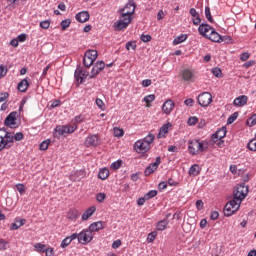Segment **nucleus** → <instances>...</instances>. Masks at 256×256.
Instances as JSON below:
<instances>
[{
	"mask_svg": "<svg viewBox=\"0 0 256 256\" xmlns=\"http://www.w3.org/2000/svg\"><path fill=\"white\" fill-rule=\"evenodd\" d=\"M209 146L208 144H204L203 142L198 140V153H203V151H205V149H208Z\"/></svg>",
	"mask_w": 256,
	"mask_h": 256,
	"instance_id": "42",
	"label": "nucleus"
},
{
	"mask_svg": "<svg viewBox=\"0 0 256 256\" xmlns=\"http://www.w3.org/2000/svg\"><path fill=\"white\" fill-rule=\"evenodd\" d=\"M5 127H10V129H17V111L11 112L4 120Z\"/></svg>",
	"mask_w": 256,
	"mask_h": 256,
	"instance_id": "6",
	"label": "nucleus"
},
{
	"mask_svg": "<svg viewBox=\"0 0 256 256\" xmlns=\"http://www.w3.org/2000/svg\"><path fill=\"white\" fill-rule=\"evenodd\" d=\"M35 249H37V251L39 253H45L46 249H47V246L45 244H42V243H36L34 245Z\"/></svg>",
	"mask_w": 256,
	"mask_h": 256,
	"instance_id": "36",
	"label": "nucleus"
},
{
	"mask_svg": "<svg viewBox=\"0 0 256 256\" xmlns=\"http://www.w3.org/2000/svg\"><path fill=\"white\" fill-rule=\"evenodd\" d=\"M194 77L193 71L185 69L182 71V78L184 81H191Z\"/></svg>",
	"mask_w": 256,
	"mask_h": 256,
	"instance_id": "27",
	"label": "nucleus"
},
{
	"mask_svg": "<svg viewBox=\"0 0 256 256\" xmlns=\"http://www.w3.org/2000/svg\"><path fill=\"white\" fill-rule=\"evenodd\" d=\"M23 137L24 135L22 134V132H18L13 136V143H15V141H23Z\"/></svg>",
	"mask_w": 256,
	"mask_h": 256,
	"instance_id": "53",
	"label": "nucleus"
},
{
	"mask_svg": "<svg viewBox=\"0 0 256 256\" xmlns=\"http://www.w3.org/2000/svg\"><path fill=\"white\" fill-rule=\"evenodd\" d=\"M151 83H152L151 79H145V80L142 81V86L150 87Z\"/></svg>",
	"mask_w": 256,
	"mask_h": 256,
	"instance_id": "64",
	"label": "nucleus"
},
{
	"mask_svg": "<svg viewBox=\"0 0 256 256\" xmlns=\"http://www.w3.org/2000/svg\"><path fill=\"white\" fill-rule=\"evenodd\" d=\"M96 105H97V107H99V109H102V110L105 107V103H103V100H101V98L96 99Z\"/></svg>",
	"mask_w": 256,
	"mask_h": 256,
	"instance_id": "60",
	"label": "nucleus"
},
{
	"mask_svg": "<svg viewBox=\"0 0 256 256\" xmlns=\"http://www.w3.org/2000/svg\"><path fill=\"white\" fill-rule=\"evenodd\" d=\"M25 223H27V220H25V219L16 220V222L11 224L10 229L12 231H17V229H19L20 227H23V225H25Z\"/></svg>",
	"mask_w": 256,
	"mask_h": 256,
	"instance_id": "25",
	"label": "nucleus"
},
{
	"mask_svg": "<svg viewBox=\"0 0 256 256\" xmlns=\"http://www.w3.org/2000/svg\"><path fill=\"white\" fill-rule=\"evenodd\" d=\"M109 177V169L103 168L98 173V178L101 179V181H105Z\"/></svg>",
	"mask_w": 256,
	"mask_h": 256,
	"instance_id": "28",
	"label": "nucleus"
},
{
	"mask_svg": "<svg viewBox=\"0 0 256 256\" xmlns=\"http://www.w3.org/2000/svg\"><path fill=\"white\" fill-rule=\"evenodd\" d=\"M60 25H61L62 31H65L67 28H69V25H71V19L62 20Z\"/></svg>",
	"mask_w": 256,
	"mask_h": 256,
	"instance_id": "37",
	"label": "nucleus"
},
{
	"mask_svg": "<svg viewBox=\"0 0 256 256\" xmlns=\"http://www.w3.org/2000/svg\"><path fill=\"white\" fill-rule=\"evenodd\" d=\"M27 89H29V81L27 79H23L18 83V91L25 93Z\"/></svg>",
	"mask_w": 256,
	"mask_h": 256,
	"instance_id": "23",
	"label": "nucleus"
},
{
	"mask_svg": "<svg viewBox=\"0 0 256 256\" xmlns=\"http://www.w3.org/2000/svg\"><path fill=\"white\" fill-rule=\"evenodd\" d=\"M11 146L10 144H8V142H3L0 140V151H3V149H11Z\"/></svg>",
	"mask_w": 256,
	"mask_h": 256,
	"instance_id": "55",
	"label": "nucleus"
},
{
	"mask_svg": "<svg viewBox=\"0 0 256 256\" xmlns=\"http://www.w3.org/2000/svg\"><path fill=\"white\" fill-rule=\"evenodd\" d=\"M199 119L195 116H192L188 119V125L193 126V125H197Z\"/></svg>",
	"mask_w": 256,
	"mask_h": 256,
	"instance_id": "54",
	"label": "nucleus"
},
{
	"mask_svg": "<svg viewBox=\"0 0 256 256\" xmlns=\"http://www.w3.org/2000/svg\"><path fill=\"white\" fill-rule=\"evenodd\" d=\"M69 245H71V240L67 236L62 240L60 247H62V249H65V247H69Z\"/></svg>",
	"mask_w": 256,
	"mask_h": 256,
	"instance_id": "45",
	"label": "nucleus"
},
{
	"mask_svg": "<svg viewBox=\"0 0 256 256\" xmlns=\"http://www.w3.org/2000/svg\"><path fill=\"white\" fill-rule=\"evenodd\" d=\"M205 16L209 23H214L213 16L211 15V8H209V6L205 7Z\"/></svg>",
	"mask_w": 256,
	"mask_h": 256,
	"instance_id": "34",
	"label": "nucleus"
},
{
	"mask_svg": "<svg viewBox=\"0 0 256 256\" xmlns=\"http://www.w3.org/2000/svg\"><path fill=\"white\" fill-rule=\"evenodd\" d=\"M247 149H249V151H256V139H252L248 142Z\"/></svg>",
	"mask_w": 256,
	"mask_h": 256,
	"instance_id": "41",
	"label": "nucleus"
},
{
	"mask_svg": "<svg viewBox=\"0 0 256 256\" xmlns=\"http://www.w3.org/2000/svg\"><path fill=\"white\" fill-rule=\"evenodd\" d=\"M157 237L156 232H151L148 234L147 241L148 243H153L155 241V238Z\"/></svg>",
	"mask_w": 256,
	"mask_h": 256,
	"instance_id": "52",
	"label": "nucleus"
},
{
	"mask_svg": "<svg viewBox=\"0 0 256 256\" xmlns=\"http://www.w3.org/2000/svg\"><path fill=\"white\" fill-rule=\"evenodd\" d=\"M237 117H239V112H234L233 114H231L227 119V125H233V123L237 121Z\"/></svg>",
	"mask_w": 256,
	"mask_h": 256,
	"instance_id": "32",
	"label": "nucleus"
},
{
	"mask_svg": "<svg viewBox=\"0 0 256 256\" xmlns=\"http://www.w3.org/2000/svg\"><path fill=\"white\" fill-rule=\"evenodd\" d=\"M226 135L227 127L223 126L212 135V141H214V143H217V141H221V139H224Z\"/></svg>",
	"mask_w": 256,
	"mask_h": 256,
	"instance_id": "12",
	"label": "nucleus"
},
{
	"mask_svg": "<svg viewBox=\"0 0 256 256\" xmlns=\"http://www.w3.org/2000/svg\"><path fill=\"white\" fill-rule=\"evenodd\" d=\"M173 109H175V102L171 99L166 100L162 106L163 113H165V115H171Z\"/></svg>",
	"mask_w": 256,
	"mask_h": 256,
	"instance_id": "13",
	"label": "nucleus"
},
{
	"mask_svg": "<svg viewBox=\"0 0 256 256\" xmlns=\"http://www.w3.org/2000/svg\"><path fill=\"white\" fill-rule=\"evenodd\" d=\"M95 211H97V207L92 206L90 208H88L83 214H82V221H87V219H89V217H92L93 213H95Z\"/></svg>",
	"mask_w": 256,
	"mask_h": 256,
	"instance_id": "22",
	"label": "nucleus"
},
{
	"mask_svg": "<svg viewBox=\"0 0 256 256\" xmlns=\"http://www.w3.org/2000/svg\"><path fill=\"white\" fill-rule=\"evenodd\" d=\"M40 27L42 29H49V27H51V21L49 20H44L40 22Z\"/></svg>",
	"mask_w": 256,
	"mask_h": 256,
	"instance_id": "47",
	"label": "nucleus"
},
{
	"mask_svg": "<svg viewBox=\"0 0 256 256\" xmlns=\"http://www.w3.org/2000/svg\"><path fill=\"white\" fill-rule=\"evenodd\" d=\"M9 99V92H0V103H3Z\"/></svg>",
	"mask_w": 256,
	"mask_h": 256,
	"instance_id": "49",
	"label": "nucleus"
},
{
	"mask_svg": "<svg viewBox=\"0 0 256 256\" xmlns=\"http://www.w3.org/2000/svg\"><path fill=\"white\" fill-rule=\"evenodd\" d=\"M169 127H171V123L164 124L158 133V139H161V137H165L166 133H169Z\"/></svg>",
	"mask_w": 256,
	"mask_h": 256,
	"instance_id": "24",
	"label": "nucleus"
},
{
	"mask_svg": "<svg viewBox=\"0 0 256 256\" xmlns=\"http://www.w3.org/2000/svg\"><path fill=\"white\" fill-rule=\"evenodd\" d=\"M51 143V140L47 139L44 140L41 144H40V151H47V149H49V144Z\"/></svg>",
	"mask_w": 256,
	"mask_h": 256,
	"instance_id": "38",
	"label": "nucleus"
},
{
	"mask_svg": "<svg viewBox=\"0 0 256 256\" xmlns=\"http://www.w3.org/2000/svg\"><path fill=\"white\" fill-rule=\"evenodd\" d=\"M188 151L191 155H199V140H190Z\"/></svg>",
	"mask_w": 256,
	"mask_h": 256,
	"instance_id": "14",
	"label": "nucleus"
},
{
	"mask_svg": "<svg viewBox=\"0 0 256 256\" xmlns=\"http://www.w3.org/2000/svg\"><path fill=\"white\" fill-rule=\"evenodd\" d=\"M147 201V198L144 196V197H141L137 200V205L139 207H142V205H145V202Z\"/></svg>",
	"mask_w": 256,
	"mask_h": 256,
	"instance_id": "61",
	"label": "nucleus"
},
{
	"mask_svg": "<svg viewBox=\"0 0 256 256\" xmlns=\"http://www.w3.org/2000/svg\"><path fill=\"white\" fill-rule=\"evenodd\" d=\"M135 7H137L135 5V1L134 0H129L128 3L125 5V7L120 9V15L123 16V13H127V11H131V9H134L133 10V14H134L135 13Z\"/></svg>",
	"mask_w": 256,
	"mask_h": 256,
	"instance_id": "19",
	"label": "nucleus"
},
{
	"mask_svg": "<svg viewBox=\"0 0 256 256\" xmlns=\"http://www.w3.org/2000/svg\"><path fill=\"white\" fill-rule=\"evenodd\" d=\"M167 225H169V222L164 219L158 222L156 227L158 231H165V229H167Z\"/></svg>",
	"mask_w": 256,
	"mask_h": 256,
	"instance_id": "31",
	"label": "nucleus"
},
{
	"mask_svg": "<svg viewBox=\"0 0 256 256\" xmlns=\"http://www.w3.org/2000/svg\"><path fill=\"white\" fill-rule=\"evenodd\" d=\"M0 141L13 147V133L7 131V128H0Z\"/></svg>",
	"mask_w": 256,
	"mask_h": 256,
	"instance_id": "7",
	"label": "nucleus"
},
{
	"mask_svg": "<svg viewBox=\"0 0 256 256\" xmlns=\"http://www.w3.org/2000/svg\"><path fill=\"white\" fill-rule=\"evenodd\" d=\"M93 63H95V61H93V59L88 58L87 56H84L83 65H84V67H86V69H89V67H91V65H93Z\"/></svg>",
	"mask_w": 256,
	"mask_h": 256,
	"instance_id": "33",
	"label": "nucleus"
},
{
	"mask_svg": "<svg viewBox=\"0 0 256 256\" xmlns=\"http://www.w3.org/2000/svg\"><path fill=\"white\" fill-rule=\"evenodd\" d=\"M144 197H146L147 201H149V199H153V197H157V190H150L144 195Z\"/></svg>",
	"mask_w": 256,
	"mask_h": 256,
	"instance_id": "43",
	"label": "nucleus"
},
{
	"mask_svg": "<svg viewBox=\"0 0 256 256\" xmlns=\"http://www.w3.org/2000/svg\"><path fill=\"white\" fill-rule=\"evenodd\" d=\"M122 163H123V161H121V160L113 162L111 164V169H114V171H117V169H119L121 167Z\"/></svg>",
	"mask_w": 256,
	"mask_h": 256,
	"instance_id": "51",
	"label": "nucleus"
},
{
	"mask_svg": "<svg viewBox=\"0 0 256 256\" xmlns=\"http://www.w3.org/2000/svg\"><path fill=\"white\" fill-rule=\"evenodd\" d=\"M89 17L90 15L87 11H82L76 14V20L79 21V23H87Z\"/></svg>",
	"mask_w": 256,
	"mask_h": 256,
	"instance_id": "21",
	"label": "nucleus"
},
{
	"mask_svg": "<svg viewBox=\"0 0 256 256\" xmlns=\"http://www.w3.org/2000/svg\"><path fill=\"white\" fill-rule=\"evenodd\" d=\"M84 56L92 59V61H96L97 57H99V53L97 52V50H87Z\"/></svg>",
	"mask_w": 256,
	"mask_h": 256,
	"instance_id": "26",
	"label": "nucleus"
},
{
	"mask_svg": "<svg viewBox=\"0 0 256 256\" xmlns=\"http://www.w3.org/2000/svg\"><path fill=\"white\" fill-rule=\"evenodd\" d=\"M144 101L145 103H147L149 105V103H153V101H155V94H150L148 96L144 97Z\"/></svg>",
	"mask_w": 256,
	"mask_h": 256,
	"instance_id": "48",
	"label": "nucleus"
},
{
	"mask_svg": "<svg viewBox=\"0 0 256 256\" xmlns=\"http://www.w3.org/2000/svg\"><path fill=\"white\" fill-rule=\"evenodd\" d=\"M248 127H254L256 125V114H253L248 120H247Z\"/></svg>",
	"mask_w": 256,
	"mask_h": 256,
	"instance_id": "44",
	"label": "nucleus"
},
{
	"mask_svg": "<svg viewBox=\"0 0 256 256\" xmlns=\"http://www.w3.org/2000/svg\"><path fill=\"white\" fill-rule=\"evenodd\" d=\"M91 241H93V233L89 228L78 233V243H81V245H87V243H91Z\"/></svg>",
	"mask_w": 256,
	"mask_h": 256,
	"instance_id": "4",
	"label": "nucleus"
},
{
	"mask_svg": "<svg viewBox=\"0 0 256 256\" xmlns=\"http://www.w3.org/2000/svg\"><path fill=\"white\" fill-rule=\"evenodd\" d=\"M79 211L77 210H70L69 213H68V217L69 219H79Z\"/></svg>",
	"mask_w": 256,
	"mask_h": 256,
	"instance_id": "39",
	"label": "nucleus"
},
{
	"mask_svg": "<svg viewBox=\"0 0 256 256\" xmlns=\"http://www.w3.org/2000/svg\"><path fill=\"white\" fill-rule=\"evenodd\" d=\"M133 11L134 8H131L130 11L123 12L120 20L116 21L113 24V29L115 31H123V29H127V27H129V24L133 21Z\"/></svg>",
	"mask_w": 256,
	"mask_h": 256,
	"instance_id": "2",
	"label": "nucleus"
},
{
	"mask_svg": "<svg viewBox=\"0 0 256 256\" xmlns=\"http://www.w3.org/2000/svg\"><path fill=\"white\" fill-rule=\"evenodd\" d=\"M140 39H141V41H143V43H149V41H151V35L142 34Z\"/></svg>",
	"mask_w": 256,
	"mask_h": 256,
	"instance_id": "57",
	"label": "nucleus"
},
{
	"mask_svg": "<svg viewBox=\"0 0 256 256\" xmlns=\"http://www.w3.org/2000/svg\"><path fill=\"white\" fill-rule=\"evenodd\" d=\"M196 208L198 211H201L203 209V200H198L196 202Z\"/></svg>",
	"mask_w": 256,
	"mask_h": 256,
	"instance_id": "63",
	"label": "nucleus"
},
{
	"mask_svg": "<svg viewBox=\"0 0 256 256\" xmlns=\"http://www.w3.org/2000/svg\"><path fill=\"white\" fill-rule=\"evenodd\" d=\"M16 189H17V191H18L21 195H23V193H25V185H23V184H17V185H16Z\"/></svg>",
	"mask_w": 256,
	"mask_h": 256,
	"instance_id": "59",
	"label": "nucleus"
},
{
	"mask_svg": "<svg viewBox=\"0 0 256 256\" xmlns=\"http://www.w3.org/2000/svg\"><path fill=\"white\" fill-rule=\"evenodd\" d=\"M200 171H199V165L194 164L190 167L189 169V175H192L193 177H197V175H199Z\"/></svg>",
	"mask_w": 256,
	"mask_h": 256,
	"instance_id": "29",
	"label": "nucleus"
},
{
	"mask_svg": "<svg viewBox=\"0 0 256 256\" xmlns=\"http://www.w3.org/2000/svg\"><path fill=\"white\" fill-rule=\"evenodd\" d=\"M134 149L137 153H147V151L151 149V146H149V144L146 143L144 140H138L134 144Z\"/></svg>",
	"mask_w": 256,
	"mask_h": 256,
	"instance_id": "11",
	"label": "nucleus"
},
{
	"mask_svg": "<svg viewBox=\"0 0 256 256\" xmlns=\"http://www.w3.org/2000/svg\"><path fill=\"white\" fill-rule=\"evenodd\" d=\"M103 229H105V222L103 221L94 222L88 227L90 233H93L95 231H101Z\"/></svg>",
	"mask_w": 256,
	"mask_h": 256,
	"instance_id": "17",
	"label": "nucleus"
},
{
	"mask_svg": "<svg viewBox=\"0 0 256 256\" xmlns=\"http://www.w3.org/2000/svg\"><path fill=\"white\" fill-rule=\"evenodd\" d=\"M142 141L148 143V147H151V143H153V141H155V135L148 134Z\"/></svg>",
	"mask_w": 256,
	"mask_h": 256,
	"instance_id": "35",
	"label": "nucleus"
},
{
	"mask_svg": "<svg viewBox=\"0 0 256 256\" xmlns=\"http://www.w3.org/2000/svg\"><path fill=\"white\" fill-rule=\"evenodd\" d=\"M212 73L218 79H221V77H223V72L221 71V68H219V67L212 69Z\"/></svg>",
	"mask_w": 256,
	"mask_h": 256,
	"instance_id": "40",
	"label": "nucleus"
},
{
	"mask_svg": "<svg viewBox=\"0 0 256 256\" xmlns=\"http://www.w3.org/2000/svg\"><path fill=\"white\" fill-rule=\"evenodd\" d=\"M184 41H187V35L186 34H182V35L176 37L173 40V45H180V43H183Z\"/></svg>",
	"mask_w": 256,
	"mask_h": 256,
	"instance_id": "30",
	"label": "nucleus"
},
{
	"mask_svg": "<svg viewBox=\"0 0 256 256\" xmlns=\"http://www.w3.org/2000/svg\"><path fill=\"white\" fill-rule=\"evenodd\" d=\"M103 69H105V62L97 61L91 70V75L89 76V79H95L96 76L99 75L101 71H103Z\"/></svg>",
	"mask_w": 256,
	"mask_h": 256,
	"instance_id": "9",
	"label": "nucleus"
},
{
	"mask_svg": "<svg viewBox=\"0 0 256 256\" xmlns=\"http://www.w3.org/2000/svg\"><path fill=\"white\" fill-rule=\"evenodd\" d=\"M206 38L210 39V41H213V43H221V35L218 34L215 29H212Z\"/></svg>",
	"mask_w": 256,
	"mask_h": 256,
	"instance_id": "20",
	"label": "nucleus"
},
{
	"mask_svg": "<svg viewBox=\"0 0 256 256\" xmlns=\"http://www.w3.org/2000/svg\"><path fill=\"white\" fill-rule=\"evenodd\" d=\"M159 165H161V157H156V161L152 164H150L148 167H146L144 171L145 177H149L152 173L156 172L159 168Z\"/></svg>",
	"mask_w": 256,
	"mask_h": 256,
	"instance_id": "10",
	"label": "nucleus"
},
{
	"mask_svg": "<svg viewBox=\"0 0 256 256\" xmlns=\"http://www.w3.org/2000/svg\"><path fill=\"white\" fill-rule=\"evenodd\" d=\"M248 98L246 95H242L237 97L234 101H233V105L235 107H245V104L247 103Z\"/></svg>",
	"mask_w": 256,
	"mask_h": 256,
	"instance_id": "18",
	"label": "nucleus"
},
{
	"mask_svg": "<svg viewBox=\"0 0 256 256\" xmlns=\"http://www.w3.org/2000/svg\"><path fill=\"white\" fill-rule=\"evenodd\" d=\"M86 147H97L99 145V137L97 135L88 136L85 140Z\"/></svg>",
	"mask_w": 256,
	"mask_h": 256,
	"instance_id": "15",
	"label": "nucleus"
},
{
	"mask_svg": "<svg viewBox=\"0 0 256 256\" xmlns=\"http://www.w3.org/2000/svg\"><path fill=\"white\" fill-rule=\"evenodd\" d=\"M5 75H7V68H5L4 66H0V79H2V77H5Z\"/></svg>",
	"mask_w": 256,
	"mask_h": 256,
	"instance_id": "62",
	"label": "nucleus"
},
{
	"mask_svg": "<svg viewBox=\"0 0 256 256\" xmlns=\"http://www.w3.org/2000/svg\"><path fill=\"white\" fill-rule=\"evenodd\" d=\"M75 80L79 85L83 84V81L89 77V72L83 71L81 66H77L75 73H74Z\"/></svg>",
	"mask_w": 256,
	"mask_h": 256,
	"instance_id": "8",
	"label": "nucleus"
},
{
	"mask_svg": "<svg viewBox=\"0 0 256 256\" xmlns=\"http://www.w3.org/2000/svg\"><path fill=\"white\" fill-rule=\"evenodd\" d=\"M106 197H107V195L105 193H98L96 196V199H97L98 203H103V201H105Z\"/></svg>",
	"mask_w": 256,
	"mask_h": 256,
	"instance_id": "56",
	"label": "nucleus"
},
{
	"mask_svg": "<svg viewBox=\"0 0 256 256\" xmlns=\"http://www.w3.org/2000/svg\"><path fill=\"white\" fill-rule=\"evenodd\" d=\"M124 131H123V129H121V128H114V136L115 137H123V135H124Z\"/></svg>",
	"mask_w": 256,
	"mask_h": 256,
	"instance_id": "50",
	"label": "nucleus"
},
{
	"mask_svg": "<svg viewBox=\"0 0 256 256\" xmlns=\"http://www.w3.org/2000/svg\"><path fill=\"white\" fill-rule=\"evenodd\" d=\"M197 101L201 107H209L213 103V96L209 92H203L199 94Z\"/></svg>",
	"mask_w": 256,
	"mask_h": 256,
	"instance_id": "5",
	"label": "nucleus"
},
{
	"mask_svg": "<svg viewBox=\"0 0 256 256\" xmlns=\"http://www.w3.org/2000/svg\"><path fill=\"white\" fill-rule=\"evenodd\" d=\"M76 130H77V126H61V125H58L54 129V131H55L54 132V137L56 139H59V137H61L63 135L75 133Z\"/></svg>",
	"mask_w": 256,
	"mask_h": 256,
	"instance_id": "3",
	"label": "nucleus"
},
{
	"mask_svg": "<svg viewBox=\"0 0 256 256\" xmlns=\"http://www.w3.org/2000/svg\"><path fill=\"white\" fill-rule=\"evenodd\" d=\"M247 195H249V186L245 185V183L239 184L233 192V199L224 206V216L231 217V215H235Z\"/></svg>",
	"mask_w": 256,
	"mask_h": 256,
	"instance_id": "1",
	"label": "nucleus"
},
{
	"mask_svg": "<svg viewBox=\"0 0 256 256\" xmlns=\"http://www.w3.org/2000/svg\"><path fill=\"white\" fill-rule=\"evenodd\" d=\"M126 49H127V51H129L130 49L135 51V49H137V43L131 42V41L127 42L126 43Z\"/></svg>",
	"mask_w": 256,
	"mask_h": 256,
	"instance_id": "46",
	"label": "nucleus"
},
{
	"mask_svg": "<svg viewBox=\"0 0 256 256\" xmlns=\"http://www.w3.org/2000/svg\"><path fill=\"white\" fill-rule=\"evenodd\" d=\"M213 27H211V25L209 24H201L199 27H198V32L202 35V37H209V32L213 31Z\"/></svg>",
	"mask_w": 256,
	"mask_h": 256,
	"instance_id": "16",
	"label": "nucleus"
},
{
	"mask_svg": "<svg viewBox=\"0 0 256 256\" xmlns=\"http://www.w3.org/2000/svg\"><path fill=\"white\" fill-rule=\"evenodd\" d=\"M44 253L46 256H55V250L51 247L46 248Z\"/></svg>",
	"mask_w": 256,
	"mask_h": 256,
	"instance_id": "58",
	"label": "nucleus"
}]
</instances>
